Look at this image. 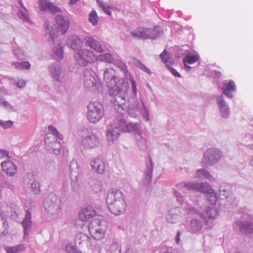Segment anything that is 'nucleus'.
<instances>
[{
    "mask_svg": "<svg viewBox=\"0 0 253 253\" xmlns=\"http://www.w3.org/2000/svg\"><path fill=\"white\" fill-rule=\"evenodd\" d=\"M207 193V197L211 205H215L217 201V197L215 193L211 189V191H209Z\"/></svg>",
    "mask_w": 253,
    "mask_h": 253,
    "instance_id": "nucleus-42",
    "label": "nucleus"
},
{
    "mask_svg": "<svg viewBox=\"0 0 253 253\" xmlns=\"http://www.w3.org/2000/svg\"><path fill=\"white\" fill-rule=\"evenodd\" d=\"M8 152L5 150L0 149V158H3L4 157H6L8 158H9L10 157L8 155Z\"/></svg>",
    "mask_w": 253,
    "mask_h": 253,
    "instance_id": "nucleus-60",
    "label": "nucleus"
},
{
    "mask_svg": "<svg viewBox=\"0 0 253 253\" xmlns=\"http://www.w3.org/2000/svg\"><path fill=\"white\" fill-rule=\"evenodd\" d=\"M158 27L156 26L153 29L143 28V36L145 39H155L158 35Z\"/></svg>",
    "mask_w": 253,
    "mask_h": 253,
    "instance_id": "nucleus-26",
    "label": "nucleus"
},
{
    "mask_svg": "<svg viewBox=\"0 0 253 253\" xmlns=\"http://www.w3.org/2000/svg\"><path fill=\"white\" fill-rule=\"evenodd\" d=\"M32 190L35 194H38L40 192V185L38 182L33 181L31 183Z\"/></svg>",
    "mask_w": 253,
    "mask_h": 253,
    "instance_id": "nucleus-48",
    "label": "nucleus"
},
{
    "mask_svg": "<svg viewBox=\"0 0 253 253\" xmlns=\"http://www.w3.org/2000/svg\"><path fill=\"white\" fill-rule=\"evenodd\" d=\"M7 175L13 176L17 172V167L12 162H9L8 166L5 170Z\"/></svg>",
    "mask_w": 253,
    "mask_h": 253,
    "instance_id": "nucleus-35",
    "label": "nucleus"
},
{
    "mask_svg": "<svg viewBox=\"0 0 253 253\" xmlns=\"http://www.w3.org/2000/svg\"><path fill=\"white\" fill-rule=\"evenodd\" d=\"M196 176L198 178H206L210 180L213 181L214 178L207 170L204 169H198L196 171Z\"/></svg>",
    "mask_w": 253,
    "mask_h": 253,
    "instance_id": "nucleus-31",
    "label": "nucleus"
},
{
    "mask_svg": "<svg viewBox=\"0 0 253 253\" xmlns=\"http://www.w3.org/2000/svg\"><path fill=\"white\" fill-rule=\"evenodd\" d=\"M160 56L167 67H169V64H173V63L170 60V58H169L168 53L166 51H163Z\"/></svg>",
    "mask_w": 253,
    "mask_h": 253,
    "instance_id": "nucleus-40",
    "label": "nucleus"
},
{
    "mask_svg": "<svg viewBox=\"0 0 253 253\" xmlns=\"http://www.w3.org/2000/svg\"><path fill=\"white\" fill-rule=\"evenodd\" d=\"M83 42L85 46L96 51L97 52H102L104 50L100 42L92 35L84 37Z\"/></svg>",
    "mask_w": 253,
    "mask_h": 253,
    "instance_id": "nucleus-10",
    "label": "nucleus"
},
{
    "mask_svg": "<svg viewBox=\"0 0 253 253\" xmlns=\"http://www.w3.org/2000/svg\"><path fill=\"white\" fill-rule=\"evenodd\" d=\"M117 128L114 127L113 125H110L107 127L106 130V138L109 144H113L119 137L120 132L117 130Z\"/></svg>",
    "mask_w": 253,
    "mask_h": 253,
    "instance_id": "nucleus-21",
    "label": "nucleus"
},
{
    "mask_svg": "<svg viewBox=\"0 0 253 253\" xmlns=\"http://www.w3.org/2000/svg\"><path fill=\"white\" fill-rule=\"evenodd\" d=\"M100 7H101L102 10L108 15L110 16L111 12L110 11V9L112 8V6L110 5H106L104 2H101L100 3Z\"/></svg>",
    "mask_w": 253,
    "mask_h": 253,
    "instance_id": "nucleus-49",
    "label": "nucleus"
},
{
    "mask_svg": "<svg viewBox=\"0 0 253 253\" xmlns=\"http://www.w3.org/2000/svg\"><path fill=\"white\" fill-rule=\"evenodd\" d=\"M217 101L220 111H223L225 109L227 108L222 96H218L217 98Z\"/></svg>",
    "mask_w": 253,
    "mask_h": 253,
    "instance_id": "nucleus-46",
    "label": "nucleus"
},
{
    "mask_svg": "<svg viewBox=\"0 0 253 253\" xmlns=\"http://www.w3.org/2000/svg\"><path fill=\"white\" fill-rule=\"evenodd\" d=\"M110 253H121V247L119 243L113 242L110 245L109 249Z\"/></svg>",
    "mask_w": 253,
    "mask_h": 253,
    "instance_id": "nucleus-41",
    "label": "nucleus"
},
{
    "mask_svg": "<svg viewBox=\"0 0 253 253\" xmlns=\"http://www.w3.org/2000/svg\"><path fill=\"white\" fill-rule=\"evenodd\" d=\"M173 65L169 64V67H168V69L170 71L171 73L175 77H178L180 78L181 77L180 75L178 73V72L176 71V70L173 68H172L171 66H172Z\"/></svg>",
    "mask_w": 253,
    "mask_h": 253,
    "instance_id": "nucleus-57",
    "label": "nucleus"
},
{
    "mask_svg": "<svg viewBox=\"0 0 253 253\" xmlns=\"http://www.w3.org/2000/svg\"><path fill=\"white\" fill-rule=\"evenodd\" d=\"M88 230L95 240L101 239L105 233L106 227L102 225V222L98 218H93L88 224Z\"/></svg>",
    "mask_w": 253,
    "mask_h": 253,
    "instance_id": "nucleus-5",
    "label": "nucleus"
},
{
    "mask_svg": "<svg viewBox=\"0 0 253 253\" xmlns=\"http://www.w3.org/2000/svg\"><path fill=\"white\" fill-rule=\"evenodd\" d=\"M95 214V210L92 207L87 206L82 210L79 214V217L82 220L86 221L94 216Z\"/></svg>",
    "mask_w": 253,
    "mask_h": 253,
    "instance_id": "nucleus-23",
    "label": "nucleus"
},
{
    "mask_svg": "<svg viewBox=\"0 0 253 253\" xmlns=\"http://www.w3.org/2000/svg\"><path fill=\"white\" fill-rule=\"evenodd\" d=\"M55 20L62 34L67 32L70 26V20L68 16L58 14L55 17Z\"/></svg>",
    "mask_w": 253,
    "mask_h": 253,
    "instance_id": "nucleus-11",
    "label": "nucleus"
},
{
    "mask_svg": "<svg viewBox=\"0 0 253 253\" xmlns=\"http://www.w3.org/2000/svg\"><path fill=\"white\" fill-rule=\"evenodd\" d=\"M53 147V151L54 153L56 155H59L61 152V144L55 143Z\"/></svg>",
    "mask_w": 253,
    "mask_h": 253,
    "instance_id": "nucleus-56",
    "label": "nucleus"
},
{
    "mask_svg": "<svg viewBox=\"0 0 253 253\" xmlns=\"http://www.w3.org/2000/svg\"><path fill=\"white\" fill-rule=\"evenodd\" d=\"M1 223H2V228L4 229L2 231V233L3 235H6L8 233V222L1 217V220L0 221Z\"/></svg>",
    "mask_w": 253,
    "mask_h": 253,
    "instance_id": "nucleus-53",
    "label": "nucleus"
},
{
    "mask_svg": "<svg viewBox=\"0 0 253 253\" xmlns=\"http://www.w3.org/2000/svg\"><path fill=\"white\" fill-rule=\"evenodd\" d=\"M91 170L94 172L102 174L105 169V163L103 159L96 158L90 162Z\"/></svg>",
    "mask_w": 253,
    "mask_h": 253,
    "instance_id": "nucleus-15",
    "label": "nucleus"
},
{
    "mask_svg": "<svg viewBox=\"0 0 253 253\" xmlns=\"http://www.w3.org/2000/svg\"><path fill=\"white\" fill-rule=\"evenodd\" d=\"M199 59V57L197 55H188L186 58L183 59L184 63H188L189 64H193Z\"/></svg>",
    "mask_w": 253,
    "mask_h": 253,
    "instance_id": "nucleus-37",
    "label": "nucleus"
},
{
    "mask_svg": "<svg viewBox=\"0 0 253 253\" xmlns=\"http://www.w3.org/2000/svg\"><path fill=\"white\" fill-rule=\"evenodd\" d=\"M87 108V118L92 123H97L104 115L103 106L98 102L89 103Z\"/></svg>",
    "mask_w": 253,
    "mask_h": 253,
    "instance_id": "nucleus-2",
    "label": "nucleus"
},
{
    "mask_svg": "<svg viewBox=\"0 0 253 253\" xmlns=\"http://www.w3.org/2000/svg\"><path fill=\"white\" fill-rule=\"evenodd\" d=\"M22 225L23 228V238H25L29 235L32 229V214L30 210H25V214L22 221Z\"/></svg>",
    "mask_w": 253,
    "mask_h": 253,
    "instance_id": "nucleus-12",
    "label": "nucleus"
},
{
    "mask_svg": "<svg viewBox=\"0 0 253 253\" xmlns=\"http://www.w3.org/2000/svg\"><path fill=\"white\" fill-rule=\"evenodd\" d=\"M1 105H3L6 109L11 111L12 110V106L6 101L2 100V104Z\"/></svg>",
    "mask_w": 253,
    "mask_h": 253,
    "instance_id": "nucleus-59",
    "label": "nucleus"
},
{
    "mask_svg": "<svg viewBox=\"0 0 253 253\" xmlns=\"http://www.w3.org/2000/svg\"><path fill=\"white\" fill-rule=\"evenodd\" d=\"M55 32L56 29L55 28L51 26L48 23H45V36L47 37V41L51 44L54 43Z\"/></svg>",
    "mask_w": 253,
    "mask_h": 253,
    "instance_id": "nucleus-24",
    "label": "nucleus"
},
{
    "mask_svg": "<svg viewBox=\"0 0 253 253\" xmlns=\"http://www.w3.org/2000/svg\"><path fill=\"white\" fill-rule=\"evenodd\" d=\"M107 204L110 211L115 215H119L123 212L126 207L125 199L113 202L112 203Z\"/></svg>",
    "mask_w": 253,
    "mask_h": 253,
    "instance_id": "nucleus-13",
    "label": "nucleus"
},
{
    "mask_svg": "<svg viewBox=\"0 0 253 253\" xmlns=\"http://www.w3.org/2000/svg\"><path fill=\"white\" fill-rule=\"evenodd\" d=\"M13 53L19 59H23L24 58V54L23 50L19 48L14 49L13 50Z\"/></svg>",
    "mask_w": 253,
    "mask_h": 253,
    "instance_id": "nucleus-52",
    "label": "nucleus"
},
{
    "mask_svg": "<svg viewBox=\"0 0 253 253\" xmlns=\"http://www.w3.org/2000/svg\"><path fill=\"white\" fill-rule=\"evenodd\" d=\"M221 113L223 118H227L229 115L228 109L226 108L223 111H221Z\"/></svg>",
    "mask_w": 253,
    "mask_h": 253,
    "instance_id": "nucleus-64",
    "label": "nucleus"
},
{
    "mask_svg": "<svg viewBox=\"0 0 253 253\" xmlns=\"http://www.w3.org/2000/svg\"><path fill=\"white\" fill-rule=\"evenodd\" d=\"M74 58L79 65L84 67L94 61L95 55L88 49H81L75 53Z\"/></svg>",
    "mask_w": 253,
    "mask_h": 253,
    "instance_id": "nucleus-4",
    "label": "nucleus"
},
{
    "mask_svg": "<svg viewBox=\"0 0 253 253\" xmlns=\"http://www.w3.org/2000/svg\"><path fill=\"white\" fill-rule=\"evenodd\" d=\"M17 15L23 22H31L29 11L27 9L26 10L19 9L17 12Z\"/></svg>",
    "mask_w": 253,
    "mask_h": 253,
    "instance_id": "nucleus-29",
    "label": "nucleus"
},
{
    "mask_svg": "<svg viewBox=\"0 0 253 253\" xmlns=\"http://www.w3.org/2000/svg\"><path fill=\"white\" fill-rule=\"evenodd\" d=\"M114 127L117 128L119 132H127V124L126 121L123 118H117L115 120V124L112 125Z\"/></svg>",
    "mask_w": 253,
    "mask_h": 253,
    "instance_id": "nucleus-25",
    "label": "nucleus"
},
{
    "mask_svg": "<svg viewBox=\"0 0 253 253\" xmlns=\"http://www.w3.org/2000/svg\"><path fill=\"white\" fill-rule=\"evenodd\" d=\"M139 109L140 113H141L143 118L146 121H148L149 119V112L148 109L145 107L144 102L141 101V104L139 106Z\"/></svg>",
    "mask_w": 253,
    "mask_h": 253,
    "instance_id": "nucleus-36",
    "label": "nucleus"
},
{
    "mask_svg": "<svg viewBox=\"0 0 253 253\" xmlns=\"http://www.w3.org/2000/svg\"><path fill=\"white\" fill-rule=\"evenodd\" d=\"M146 168L144 171V177L142 180V182L144 185H148L151 182L153 169L152 161L150 158L146 162Z\"/></svg>",
    "mask_w": 253,
    "mask_h": 253,
    "instance_id": "nucleus-20",
    "label": "nucleus"
},
{
    "mask_svg": "<svg viewBox=\"0 0 253 253\" xmlns=\"http://www.w3.org/2000/svg\"><path fill=\"white\" fill-rule=\"evenodd\" d=\"M63 47L60 44H58L57 46L53 48L51 56L53 59L57 60H60L63 59Z\"/></svg>",
    "mask_w": 253,
    "mask_h": 253,
    "instance_id": "nucleus-27",
    "label": "nucleus"
},
{
    "mask_svg": "<svg viewBox=\"0 0 253 253\" xmlns=\"http://www.w3.org/2000/svg\"><path fill=\"white\" fill-rule=\"evenodd\" d=\"M84 86L90 90H94L99 84L97 76L91 69H86L84 72Z\"/></svg>",
    "mask_w": 253,
    "mask_h": 253,
    "instance_id": "nucleus-7",
    "label": "nucleus"
},
{
    "mask_svg": "<svg viewBox=\"0 0 253 253\" xmlns=\"http://www.w3.org/2000/svg\"><path fill=\"white\" fill-rule=\"evenodd\" d=\"M89 239V238L88 236L82 233H78L76 236V242L79 244L83 242L87 241Z\"/></svg>",
    "mask_w": 253,
    "mask_h": 253,
    "instance_id": "nucleus-43",
    "label": "nucleus"
},
{
    "mask_svg": "<svg viewBox=\"0 0 253 253\" xmlns=\"http://www.w3.org/2000/svg\"><path fill=\"white\" fill-rule=\"evenodd\" d=\"M89 22L92 24L93 25H96L98 23V16L95 11L92 10L89 14Z\"/></svg>",
    "mask_w": 253,
    "mask_h": 253,
    "instance_id": "nucleus-45",
    "label": "nucleus"
},
{
    "mask_svg": "<svg viewBox=\"0 0 253 253\" xmlns=\"http://www.w3.org/2000/svg\"><path fill=\"white\" fill-rule=\"evenodd\" d=\"M221 154L219 150L216 149L208 150L204 154V160L206 163L213 164L216 162L221 157Z\"/></svg>",
    "mask_w": 253,
    "mask_h": 253,
    "instance_id": "nucleus-14",
    "label": "nucleus"
},
{
    "mask_svg": "<svg viewBox=\"0 0 253 253\" xmlns=\"http://www.w3.org/2000/svg\"><path fill=\"white\" fill-rule=\"evenodd\" d=\"M112 64L115 65L117 67L119 68L125 75L126 76L127 74V67L126 64L120 60L114 59Z\"/></svg>",
    "mask_w": 253,
    "mask_h": 253,
    "instance_id": "nucleus-32",
    "label": "nucleus"
},
{
    "mask_svg": "<svg viewBox=\"0 0 253 253\" xmlns=\"http://www.w3.org/2000/svg\"><path fill=\"white\" fill-rule=\"evenodd\" d=\"M131 83V88L132 91V97H135L137 96V87L136 83L133 79L130 80Z\"/></svg>",
    "mask_w": 253,
    "mask_h": 253,
    "instance_id": "nucleus-55",
    "label": "nucleus"
},
{
    "mask_svg": "<svg viewBox=\"0 0 253 253\" xmlns=\"http://www.w3.org/2000/svg\"><path fill=\"white\" fill-rule=\"evenodd\" d=\"M98 57L100 60L109 63H112L114 59L112 54L110 53L100 54L99 55Z\"/></svg>",
    "mask_w": 253,
    "mask_h": 253,
    "instance_id": "nucleus-39",
    "label": "nucleus"
},
{
    "mask_svg": "<svg viewBox=\"0 0 253 253\" xmlns=\"http://www.w3.org/2000/svg\"><path fill=\"white\" fill-rule=\"evenodd\" d=\"M9 162H10V161H7V162L4 161L1 163V168L4 171H5L6 170V169L8 167Z\"/></svg>",
    "mask_w": 253,
    "mask_h": 253,
    "instance_id": "nucleus-63",
    "label": "nucleus"
},
{
    "mask_svg": "<svg viewBox=\"0 0 253 253\" xmlns=\"http://www.w3.org/2000/svg\"><path fill=\"white\" fill-rule=\"evenodd\" d=\"M124 200V195L120 190L112 188L109 190L106 198L107 204L112 203L113 202Z\"/></svg>",
    "mask_w": 253,
    "mask_h": 253,
    "instance_id": "nucleus-19",
    "label": "nucleus"
},
{
    "mask_svg": "<svg viewBox=\"0 0 253 253\" xmlns=\"http://www.w3.org/2000/svg\"><path fill=\"white\" fill-rule=\"evenodd\" d=\"M43 204L45 210L51 214L58 213L61 210V200L53 194L46 198Z\"/></svg>",
    "mask_w": 253,
    "mask_h": 253,
    "instance_id": "nucleus-6",
    "label": "nucleus"
},
{
    "mask_svg": "<svg viewBox=\"0 0 253 253\" xmlns=\"http://www.w3.org/2000/svg\"><path fill=\"white\" fill-rule=\"evenodd\" d=\"M48 69L55 84L59 87L64 86L65 83L61 77L62 68L60 63H53L48 66Z\"/></svg>",
    "mask_w": 253,
    "mask_h": 253,
    "instance_id": "nucleus-8",
    "label": "nucleus"
},
{
    "mask_svg": "<svg viewBox=\"0 0 253 253\" xmlns=\"http://www.w3.org/2000/svg\"><path fill=\"white\" fill-rule=\"evenodd\" d=\"M38 1L39 8L42 12L48 11L53 14L61 11L60 8L48 0H38Z\"/></svg>",
    "mask_w": 253,
    "mask_h": 253,
    "instance_id": "nucleus-9",
    "label": "nucleus"
},
{
    "mask_svg": "<svg viewBox=\"0 0 253 253\" xmlns=\"http://www.w3.org/2000/svg\"><path fill=\"white\" fill-rule=\"evenodd\" d=\"M13 65L16 68L19 69L21 70L30 69L31 65L28 61H22V62H13Z\"/></svg>",
    "mask_w": 253,
    "mask_h": 253,
    "instance_id": "nucleus-34",
    "label": "nucleus"
},
{
    "mask_svg": "<svg viewBox=\"0 0 253 253\" xmlns=\"http://www.w3.org/2000/svg\"><path fill=\"white\" fill-rule=\"evenodd\" d=\"M240 230L245 233H251L253 232V224L245 222L240 225Z\"/></svg>",
    "mask_w": 253,
    "mask_h": 253,
    "instance_id": "nucleus-33",
    "label": "nucleus"
},
{
    "mask_svg": "<svg viewBox=\"0 0 253 253\" xmlns=\"http://www.w3.org/2000/svg\"><path fill=\"white\" fill-rule=\"evenodd\" d=\"M92 190L95 192L101 191L102 189V184L100 181H96L93 185L91 186Z\"/></svg>",
    "mask_w": 253,
    "mask_h": 253,
    "instance_id": "nucleus-54",
    "label": "nucleus"
},
{
    "mask_svg": "<svg viewBox=\"0 0 253 253\" xmlns=\"http://www.w3.org/2000/svg\"><path fill=\"white\" fill-rule=\"evenodd\" d=\"M224 87L222 88L223 94L229 98L233 97V92L236 90V86L235 83L233 81H230L228 83H223Z\"/></svg>",
    "mask_w": 253,
    "mask_h": 253,
    "instance_id": "nucleus-22",
    "label": "nucleus"
},
{
    "mask_svg": "<svg viewBox=\"0 0 253 253\" xmlns=\"http://www.w3.org/2000/svg\"><path fill=\"white\" fill-rule=\"evenodd\" d=\"M26 83L23 80H19L16 82V84L19 88H22L26 85Z\"/></svg>",
    "mask_w": 253,
    "mask_h": 253,
    "instance_id": "nucleus-61",
    "label": "nucleus"
},
{
    "mask_svg": "<svg viewBox=\"0 0 253 253\" xmlns=\"http://www.w3.org/2000/svg\"><path fill=\"white\" fill-rule=\"evenodd\" d=\"M103 79L107 86L109 87V94L114 96V105L118 106V109L125 110L126 109V102L127 98L126 94L129 88L128 84L118 83L115 71L112 68H107L104 71Z\"/></svg>",
    "mask_w": 253,
    "mask_h": 253,
    "instance_id": "nucleus-1",
    "label": "nucleus"
},
{
    "mask_svg": "<svg viewBox=\"0 0 253 253\" xmlns=\"http://www.w3.org/2000/svg\"><path fill=\"white\" fill-rule=\"evenodd\" d=\"M13 122L11 121H2L0 120V126L4 129L9 128L12 127Z\"/></svg>",
    "mask_w": 253,
    "mask_h": 253,
    "instance_id": "nucleus-50",
    "label": "nucleus"
},
{
    "mask_svg": "<svg viewBox=\"0 0 253 253\" xmlns=\"http://www.w3.org/2000/svg\"><path fill=\"white\" fill-rule=\"evenodd\" d=\"M48 130L49 131H50L51 132V133L54 136H55L56 134H58V131L57 130L56 128L52 126H51V125L49 126H48Z\"/></svg>",
    "mask_w": 253,
    "mask_h": 253,
    "instance_id": "nucleus-58",
    "label": "nucleus"
},
{
    "mask_svg": "<svg viewBox=\"0 0 253 253\" xmlns=\"http://www.w3.org/2000/svg\"><path fill=\"white\" fill-rule=\"evenodd\" d=\"M66 250L67 253H82L77 247L71 244H68L66 246Z\"/></svg>",
    "mask_w": 253,
    "mask_h": 253,
    "instance_id": "nucleus-47",
    "label": "nucleus"
},
{
    "mask_svg": "<svg viewBox=\"0 0 253 253\" xmlns=\"http://www.w3.org/2000/svg\"><path fill=\"white\" fill-rule=\"evenodd\" d=\"M136 64L137 67H139L141 70L150 75L151 73V71L146 67L143 64H142L140 60H136Z\"/></svg>",
    "mask_w": 253,
    "mask_h": 253,
    "instance_id": "nucleus-51",
    "label": "nucleus"
},
{
    "mask_svg": "<svg viewBox=\"0 0 253 253\" xmlns=\"http://www.w3.org/2000/svg\"><path fill=\"white\" fill-rule=\"evenodd\" d=\"M71 185L74 191H78L82 181L81 169L77 162L73 160L70 164Z\"/></svg>",
    "mask_w": 253,
    "mask_h": 253,
    "instance_id": "nucleus-3",
    "label": "nucleus"
},
{
    "mask_svg": "<svg viewBox=\"0 0 253 253\" xmlns=\"http://www.w3.org/2000/svg\"><path fill=\"white\" fill-rule=\"evenodd\" d=\"M130 34L134 38L137 39H144L143 28L139 27L131 32Z\"/></svg>",
    "mask_w": 253,
    "mask_h": 253,
    "instance_id": "nucleus-38",
    "label": "nucleus"
},
{
    "mask_svg": "<svg viewBox=\"0 0 253 253\" xmlns=\"http://www.w3.org/2000/svg\"><path fill=\"white\" fill-rule=\"evenodd\" d=\"M138 136L140 138L137 139V144L141 150H145L147 148L146 140L145 138L141 137V135Z\"/></svg>",
    "mask_w": 253,
    "mask_h": 253,
    "instance_id": "nucleus-44",
    "label": "nucleus"
},
{
    "mask_svg": "<svg viewBox=\"0 0 253 253\" xmlns=\"http://www.w3.org/2000/svg\"><path fill=\"white\" fill-rule=\"evenodd\" d=\"M127 132H133L138 134V135H140L142 133L139 123H129L127 124Z\"/></svg>",
    "mask_w": 253,
    "mask_h": 253,
    "instance_id": "nucleus-28",
    "label": "nucleus"
},
{
    "mask_svg": "<svg viewBox=\"0 0 253 253\" xmlns=\"http://www.w3.org/2000/svg\"><path fill=\"white\" fill-rule=\"evenodd\" d=\"M25 246L23 244H20L13 247H7L5 250L6 253H19L24 251Z\"/></svg>",
    "mask_w": 253,
    "mask_h": 253,
    "instance_id": "nucleus-30",
    "label": "nucleus"
},
{
    "mask_svg": "<svg viewBox=\"0 0 253 253\" xmlns=\"http://www.w3.org/2000/svg\"><path fill=\"white\" fill-rule=\"evenodd\" d=\"M83 43V41L76 35L69 36L66 41L67 45L76 51L81 49Z\"/></svg>",
    "mask_w": 253,
    "mask_h": 253,
    "instance_id": "nucleus-16",
    "label": "nucleus"
},
{
    "mask_svg": "<svg viewBox=\"0 0 253 253\" xmlns=\"http://www.w3.org/2000/svg\"><path fill=\"white\" fill-rule=\"evenodd\" d=\"M185 186L189 190L208 193L211 190L209 185L206 182L185 183Z\"/></svg>",
    "mask_w": 253,
    "mask_h": 253,
    "instance_id": "nucleus-17",
    "label": "nucleus"
},
{
    "mask_svg": "<svg viewBox=\"0 0 253 253\" xmlns=\"http://www.w3.org/2000/svg\"><path fill=\"white\" fill-rule=\"evenodd\" d=\"M55 136L56 137V141L57 142L56 144H61V141L62 140L63 138L62 135L58 132V134H56Z\"/></svg>",
    "mask_w": 253,
    "mask_h": 253,
    "instance_id": "nucleus-62",
    "label": "nucleus"
},
{
    "mask_svg": "<svg viewBox=\"0 0 253 253\" xmlns=\"http://www.w3.org/2000/svg\"><path fill=\"white\" fill-rule=\"evenodd\" d=\"M99 144V141L94 134H90L83 138L82 145L86 148H94Z\"/></svg>",
    "mask_w": 253,
    "mask_h": 253,
    "instance_id": "nucleus-18",
    "label": "nucleus"
}]
</instances>
